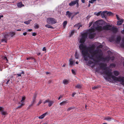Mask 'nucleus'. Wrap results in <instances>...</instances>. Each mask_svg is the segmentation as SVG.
Segmentation results:
<instances>
[{
  "mask_svg": "<svg viewBox=\"0 0 124 124\" xmlns=\"http://www.w3.org/2000/svg\"><path fill=\"white\" fill-rule=\"evenodd\" d=\"M95 46L93 45L91 46L87 47L85 45L82 44L79 46L80 49L82 50L81 53L85 60H88L89 59L91 61H88L89 64L93 63V61H95L98 59V57L99 56L101 50L95 51L94 49Z\"/></svg>",
  "mask_w": 124,
  "mask_h": 124,
  "instance_id": "nucleus-1",
  "label": "nucleus"
},
{
  "mask_svg": "<svg viewBox=\"0 0 124 124\" xmlns=\"http://www.w3.org/2000/svg\"><path fill=\"white\" fill-rule=\"evenodd\" d=\"M104 22L103 20H98L96 22L93 24V28L89 29L88 33H83L81 35L80 38L79 42L81 43H83L87 38L88 34H89V37L90 39H93L95 35V33H94L95 29L99 31L104 30L103 29L104 26L102 28V27Z\"/></svg>",
  "mask_w": 124,
  "mask_h": 124,
  "instance_id": "nucleus-2",
  "label": "nucleus"
},
{
  "mask_svg": "<svg viewBox=\"0 0 124 124\" xmlns=\"http://www.w3.org/2000/svg\"><path fill=\"white\" fill-rule=\"evenodd\" d=\"M105 75L104 76L106 79L108 80L111 79L112 78L113 80L115 82H119L124 86V77L119 76L118 77L112 75V73L109 71H107L105 72Z\"/></svg>",
  "mask_w": 124,
  "mask_h": 124,
  "instance_id": "nucleus-3",
  "label": "nucleus"
},
{
  "mask_svg": "<svg viewBox=\"0 0 124 124\" xmlns=\"http://www.w3.org/2000/svg\"><path fill=\"white\" fill-rule=\"evenodd\" d=\"M103 29L105 30H110L114 32H115L117 31V29L115 27H112L110 25H106L104 26Z\"/></svg>",
  "mask_w": 124,
  "mask_h": 124,
  "instance_id": "nucleus-4",
  "label": "nucleus"
},
{
  "mask_svg": "<svg viewBox=\"0 0 124 124\" xmlns=\"http://www.w3.org/2000/svg\"><path fill=\"white\" fill-rule=\"evenodd\" d=\"M47 23L50 24H53L56 23V20L53 18H48L46 19Z\"/></svg>",
  "mask_w": 124,
  "mask_h": 124,
  "instance_id": "nucleus-5",
  "label": "nucleus"
},
{
  "mask_svg": "<svg viewBox=\"0 0 124 124\" xmlns=\"http://www.w3.org/2000/svg\"><path fill=\"white\" fill-rule=\"evenodd\" d=\"M79 0H76L72 1L69 4L70 6H72L75 5L76 4H77V7L78 8L79 6L78 2Z\"/></svg>",
  "mask_w": 124,
  "mask_h": 124,
  "instance_id": "nucleus-6",
  "label": "nucleus"
},
{
  "mask_svg": "<svg viewBox=\"0 0 124 124\" xmlns=\"http://www.w3.org/2000/svg\"><path fill=\"white\" fill-rule=\"evenodd\" d=\"M47 113L46 112L43 114L42 115L38 117L40 119H42L45 116L47 115Z\"/></svg>",
  "mask_w": 124,
  "mask_h": 124,
  "instance_id": "nucleus-7",
  "label": "nucleus"
},
{
  "mask_svg": "<svg viewBox=\"0 0 124 124\" xmlns=\"http://www.w3.org/2000/svg\"><path fill=\"white\" fill-rule=\"evenodd\" d=\"M101 68L102 69H103L104 70H106L107 69L106 68L107 65L106 64H101Z\"/></svg>",
  "mask_w": 124,
  "mask_h": 124,
  "instance_id": "nucleus-8",
  "label": "nucleus"
},
{
  "mask_svg": "<svg viewBox=\"0 0 124 124\" xmlns=\"http://www.w3.org/2000/svg\"><path fill=\"white\" fill-rule=\"evenodd\" d=\"M124 21L123 19H121L120 20H119L117 22V24L118 25H120Z\"/></svg>",
  "mask_w": 124,
  "mask_h": 124,
  "instance_id": "nucleus-9",
  "label": "nucleus"
},
{
  "mask_svg": "<svg viewBox=\"0 0 124 124\" xmlns=\"http://www.w3.org/2000/svg\"><path fill=\"white\" fill-rule=\"evenodd\" d=\"M16 34L14 32H10L9 33V34L10 37H13Z\"/></svg>",
  "mask_w": 124,
  "mask_h": 124,
  "instance_id": "nucleus-10",
  "label": "nucleus"
},
{
  "mask_svg": "<svg viewBox=\"0 0 124 124\" xmlns=\"http://www.w3.org/2000/svg\"><path fill=\"white\" fill-rule=\"evenodd\" d=\"M112 119L109 116L105 117L104 118V120H106L108 121H111Z\"/></svg>",
  "mask_w": 124,
  "mask_h": 124,
  "instance_id": "nucleus-11",
  "label": "nucleus"
},
{
  "mask_svg": "<svg viewBox=\"0 0 124 124\" xmlns=\"http://www.w3.org/2000/svg\"><path fill=\"white\" fill-rule=\"evenodd\" d=\"M17 5L18 7V8H21L24 6V5L23 4L22 2H21L18 3L17 4Z\"/></svg>",
  "mask_w": 124,
  "mask_h": 124,
  "instance_id": "nucleus-12",
  "label": "nucleus"
},
{
  "mask_svg": "<svg viewBox=\"0 0 124 124\" xmlns=\"http://www.w3.org/2000/svg\"><path fill=\"white\" fill-rule=\"evenodd\" d=\"M62 83L64 85L67 84L69 83V81L68 80L64 79Z\"/></svg>",
  "mask_w": 124,
  "mask_h": 124,
  "instance_id": "nucleus-13",
  "label": "nucleus"
},
{
  "mask_svg": "<svg viewBox=\"0 0 124 124\" xmlns=\"http://www.w3.org/2000/svg\"><path fill=\"white\" fill-rule=\"evenodd\" d=\"M4 38L6 39H8L9 38L10 36L9 34V33H6L4 35Z\"/></svg>",
  "mask_w": 124,
  "mask_h": 124,
  "instance_id": "nucleus-14",
  "label": "nucleus"
},
{
  "mask_svg": "<svg viewBox=\"0 0 124 124\" xmlns=\"http://www.w3.org/2000/svg\"><path fill=\"white\" fill-rule=\"evenodd\" d=\"M107 11H103L102 12H101V16L102 18H103L105 17V14L107 13Z\"/></svg>",
  "mask_w": 124,
  "mask_h": 124,
  "instance_id": "nucleus-15",
  "label": "nucleus"
},
{
  "mask_svg": "<svg viewBox=\"0 0 124 124\" xmlns=\"http://www.w3.org/2000/svg\"><path fill=\"white\" fill-rule=\"evenodd\" d=\"M72 13L70 12L69 11H68L66 12V15H68L69 18H70Z\"/></svg>",
  "mask_w": 124,
  "mask_h": 124,
  "instance_id": "nucleus-16",
  "label": "nucleus"
},
{
  "mask_svg": "<svg viewBox=\"0 0 124 124\" xmlns=\"http://www.w3.org/2000/svg\"><path fill=\"white\" fill-rule=\"evenodd\" d=\"M114 74L116 76H117L119 74L118 71H114L113 72Z\"/></svg>",
  "mask_w": 124,
  "mask_h": 124,
  "instance_id": "nucleus-17",
  "label": "nucleus"
},
{
  "mask_svg": "<svg viewBox=\"0 0 124 124\" xmlns=\"http://www.w3.org/2000/svg\"><path fill=\"white\" fill-rule=\"evenodd\" d=\"M54 103V102L53 101H49L48 104V106L49 107L51 106Z\"/></svg>",
  "mask_w": 124,
  "mask_h": 124,
  "instance_id": "nucleus-18",
  "label": "nucleus"
},
{
  "mask_svg": "<svg viewBox=\"0 0 124 124\" xmlns=\"http://www.w3.org/2000/svg\"><path fill=\"white\" fill-rule=\"evenodd\" d=\"M24 104L22 103L20 106H18L16 108V109H20L23 106H24Z\"/></svg>",
  "mask_w": 124,
  "mask_h": 124,
  "instance_id": "nucleus-19",
  "label": "nucleus"
},
{
  "mask_svg": "<svg viewBox=\"0 0 124 124\" xmlns=\"http://www.w3.org/2000/svg\"><path fill=\"white\" fill-rule=\"evenodd\" d=\"M101 11H100L98 13L95 12L94 13V15L97 16H99L101 14Z\"/></svg>",
  "mask_w": 124,
  "mask_h": 124,
  "instance_id": "nucleus-20",
  "label": "nucleus"
},
{
  "mask_svg": "<svg viewBox=\"0 0 124 124\" xmlns=\"http://www.w3.org/2000/svg\"><path fill=\"white\" fill-rule=\"evenodd\" d=\"M45 27L48 28L53 29L54 28L51 25L49 24H46L45 26Z\"/></svg>",
  "mask_w": 124,
  "mask_h": 124,
  "instance_id": "nucleus-21",
  "label": "nucleus"
},
{
  "mask_svg": "<svg viewBox=\"0 0 124 124\" xmlns=\"http://www.w3.org/2000/svg\"><path fill=\"white\" fill-rule=\"evenodd\" d=\"M69 61L70 64V65H72L74 63V62L72 61V59H70Z\"/></svg>",
  "mask_w": 124,
  "mask_h": 124,
  "instance_id": "nucleus-22",
  "label": "nucleus"
},
{
  "mask_svg": "<svg viewBox=\"0 0 124 124\" xmlns=\"http://www.w3.org/2000/svg\"><path fill=\"white\" fill-rule=\"evenodd\" d=\"M1 114L3 115H6L8 114L7 112L4 111H2L1 112Z\"/></svg>",
  "mask_w": 124,
  "mask_h": 124,
  "instance_id": "nucleus-23",
  "label": "nucleus"
},
{
  "mask_svg": "<svg viewBox=\"0 0 124 124\" xmlns=\"http://www.w3.org/2000/svg\"><path fill=\"white\" fill-rule=\"evenodd\" d=\"M31 19L29 20H28V21H25L24 22V23H25L27 24H29L30 23V22H31Z\"/></svg>",
  "mask_w": 124,
  "mask_h": 124,
  "instance_id": "nucleus-24",
  "label": "nucleus"
},
{
  "mask_svg": "<svg viewBox=\"0 0 124 124\" xmlns=\"http://www.w3.org/2000/svg\"><path fill=\"white\" fill-rule=\"evenodd\" d=\"M66 103H67V102H66V101H63V102H61V103H60V105L61 106H62V105H64Z\"/></svg>",
  "mask_w": 124,
  "mask_h": 124,
  "instance_id": "nucleus-25",
  "label": "nucleus"
},
{
  "mask_svg": "<svg viewBox=\"0 0 124 124\" xmlns=\"http://www.w3.org/2000/svg\"><path fill=\"white\" fill-rule=\"evenodd\" d=\"M107 15L109 16H111L113 15V14L112 13L109 12H107Z\"/></svg>",
  "mask_w": 124,
  "mask_h": 124,
  "instance_id": "nucleus-26",
  "label": "nucleus"
},
{
  "mask_svg": "<svg viewBox=\"0 0 124 124\" xmlns=\"http://www.w3.org/2000/svg\"><path fill=\"white\" fill-rule=\"evenodd\" d=\"M75 58L76 59L78 58L79 56L77 54V52H76L75 53Z\"/></svg>",
  "mask_w": 124,
  "mask_h": 124,
  "instance_id": "nucleus-27",
  "label": "nucleus"
},
{
  "mask_svg": "<svg viewBox=\"0 0 124 124\" xmlns=\"http://www.w3.org/2000/svg\"><path fill=\"white\" fill-rule=\"evenodd\" d=\"M121 33H122L124 34V30L121 31ZM122 41L124 43V45H123V44H122V46L123 47H124V39H123L122 40Z\"/></svg>",
  "mask_w": 124,
  "mask_h": 124,
  "instance_id": "nucleus-28",
  "label": "nucleus"
},
{
  "mask_svg": "<svg viewBox=\"0 0 124 124\" xmlns=\"http://www.w3.org/2000/svg\"><path fill=\"white\" fill-rule=\"evenodd\" d=\"M121 38L120 37H118L116 39V42H120V41Z\"/></svg>",
  "mask_w": 124,
  "mask_h": 124,
  "instance_id": "nucleus-29",
  "label": "nucleus"
},
{
  "mask_svg": "<svg viewBox=\"0 0 124 124\" xmlns=\"http://www.w3.org/2000/svg\"><path fill=\"white\" fill-rule=\"evenodd\" d=\"M67 23V22L66 21H64L63 23V25L64 27L65 28Z\"/></svg>",
  "mask_w": 124,
  "mask_h": 124,
  "instance_id": "nucleus-30",
  "label": "nucleus"
},
{
  "mask_svg": "<svg viewBox=\"0 0 124 124\" xmlns=\"http://www.w3.org/2000/svg\"><path fill=\"white\" fill-rule=\"evenodd\" d=\"M37 96V94L36 93H35L33 97L32 98V99H35L36 100V97Z\"/></svg>",
  "mask_w": 124,
  "mask_h": 124,
  "instance_id": "nucleus-31",
  "label": "nucleus"
},
{
  "mask_svg": "<svg viewBox=\"0 0 124 124\" xmlns=\"http://www.w3.org/2000/svg\"><path fill=\"white\" fill-rule=\"evenodd\" d=\"M96 1V0H91L89 1V3H93Z\"/></svg>",
  "mask_w": 124,
  "mask_h": 124,
  "instance_id": "nucleus-32",
  "label": "nucleus"
},
{
  "mask_svg": "<svg viewBox=\"0 0 124 124\" xmlns=\"http://www.w3.org/2000/svg\"><path fill=\"white\" fill-rule=\"evenodd\" d=\"M25 97L24 96H23L22 97V100H21V101L22 102L23 101L25 100Z\"/></svg>",
  "mask_w": 124,
  "mask_h": 124,
  "instance_id": "nucleus-33",
  "label": "nucleus"
},
{
  "mask_svg": "<svg viewBox=\"0 0 124 124\" xmlns=\"http://www.w3.org/2000/svg\"><path fill=\"white\" fill-rule=\"evenodd\" d=\"M36 102V100L32 99V101L31 103L34 104Z\"/></svg>",
  "mask_w": 124,
  "mask_h": 124,
  "instance_id": "nucleus-34",
  "label": "nucleus"
},
{
  "mask_svg": "<svg viewBox=\"0 0 124 124\" xmlns=\"http://www.w3.org/2000/svg\"><path fill=\"white\" fill-rule=\"evenodd\" d=\"M42 101L41 100H40L39 102L37 104L36 106H38L39 105L42 103Z\"/></svg>",
  "mask_w": 124,
  "mask_h": 124,
  "instance_id": "nucleus-35",
  "label": "nucleus"
},
{
  "mask_svg": "<svg viewBox=\"0 0 124 124\" xmlns=\"http://www.w3.org/2000/svg\"><path fill=\"white\" fill-rule=\"evenodd\" d=\"M34 105V104L31 103L29 105L28 107V109H29L30 108L33 106Z\"/></svg>",
  "mask_w": 124,
  "mask_h": 124,
  "instance_id": "nucleus-36",
  "label": "nucleus"
},
{
  "mask_svg": "<svg viewBox=\"0 0 124 124\" xmlns=\"http://www.w3.org/2000/svg\"><path fill=\"white\" fill-rule=\"evenodd\" d=\"M74 30H72L70 32V36H72L74 34Z\"/></svg>",
  "mask_w": 124,
  "mask_h": 124,
  "instance_id": "nucleus-37",
  "label": "nucleus"
},
{
  "mask_svg": "<svg viewBox=\"0 0 124 124\" xmlns=\"http://www.w3.org/2000/svg\"><path fill=\"white\" fill-rule=\"evenodd\" d=\"M81 87V85H77L76 86V87L78 88H80Z\"/></svg>",
  "mask_w": 124,
  "mask_h": 124,
  "instance_id": "nucleus-38",
  "label": "nucleus"
},
{
  "mask_svg": "<svg viewBox=\"0 0 124 124\" xmlns=\"http://www.w3.org/2000/svg\"><path fill=\"white\" fill-rule=\"evenodd\" d=\"M1 42H5V43H6L7 42V40L6 39H2L1 40Z\"/></svg>",
  "mask_w": 124,
  "mask_h": 124,
  "instance_id": "nucleus-39",
  "label": "nucleus"
},
{
  "mask_svg": "<svg viewBox=\"0 0 124 124\" xmlns=\"http://www.w3.org/2000/svg\"><path fill=\"white\" fill-rule=\"evenodd\" d=\"M74 108V107H70L69 108H68L67 109V111H69L73 109Z\"/></svg>",
  "mask_w": 124,
  "mask_h": 124,
  "instance_id": "nucleus-40",
  "label": "nucleus"
},
{
  "mask_svg": "<svg viewBox=\"0 0 124 124\" xmlns=\"http://www.w3.org/2000/svg\"><path fill=\"white\" fill-rule=\"evenodd\" d=\"M50 101L48 100H46V101L43 102V103L45 104L46 103L49 102Z\"/></svg>",
  "mask_w": 124,
  "mask_h": 124,
  "instance_id": "nucleus-41",
  "label": "nucleus"
},
{
  "mask_svg": "<svg viewBox=\"0 0 124 124\" xmlns=\"http://www.w3.org/2000/svg\"><path fill=\"white\" fill-rule=\"evenodd\" d=\"M35 27L36 29H38L39 28V26L38 24H35Z\"/></svg>",
  "mask_w": 124,
  "mask_h": 124,
  "instance_id": "nucleus-42",
  "label": "nucleus"
},
{
  "mask_svg": "<svg viewBox=\"0 0 124 124\" xmlns=\"http://www.w3.org/2000/svg\"><path fill=\"white\" fill-rule=\"evenodd\" d=\"M99 45V46H97V48H102V47L103 46L102 45Z\"/></svg>",
  "mask_w": 124,
  "mask_h": 124,
  "instance_id": "nucleus-43",
  "label": "nucleus"
},
{
  "mask_svg": "<svg viewBox=\"0 0 124 124\" xmlns=\"http://www.w3.org/2000/svg\"><path fill=\"white\" fill-rule=\"evenodd\" d=\"M33 59V58L31 57H29V58H26L27 60H30V59Z\"/></svg>",
  "mask_w": 124,
  "mask_h": 124,
  "instance_id": "nucleus-44",
  "label": "nucleus"
},
{
  "mask_svg": "<svg viewBox=\"0 0 124 124\" xmlns=\"http://www.w3.org/2000/svg\"><path fill=\"white\" fill-rule=\"evenodd\" d=\"M71 71L72 72V73L74 74V75L75 74V71L73 70V69L71 70Z\"/></svg>",
  "mask_w": 124,
  "mask_h": 124,
  "instance_id": "nucleus-45",
  "label": "nucleus"
},
{
  "mask_svg": "<svg viewBox=\"0 0 124 124\" xmlns=\"http://www.w3.org/2000/svg\"><path fill=\"white\" fill-rule=\"evenodd\" d=\"M116 16L117 18V19L118 20H121L120 18H119V17L117 15H116Z\"/></svg>",
  "mask_w": 124,
  "mask_h": 124,
  "instance_id": "nucleus-46",
  "label": "nucleus"
},
{
  "mask_svg": "<svg viewBox=\"0 0 124 124\" xmlns=\"http://www.w3.org/2000/svg\"><path fill=\"white\" fill-rule=\"evenodd\" d=\"M110 66L111 67H114L115 66V65L114 64H111L110 65Z\"/></svg>",
  "mask_w": 124,
  "mask_h": 124,
  "instance_id": "nucleus-47",
  "label": "nucleus"
},
{
  "mask_svg": "<svg viewBox=\"0 0 124 124\" xmlns=\"http://www.w3.org/2000/svg\"><path fill=\"white\" fill-rule=\"evenodd\" d=\"M93 21H92L91 22L89 23V27H90L92 25V24L93 23Z\"/></svg>",
  "mask_w": 124,
  "mask_h": 124,
  "instance_id": "nucleus-48",
  "label": "nucleus"
},
{
  "mask_svg": "<svg viewBox=\"0 0 124 124\" xmlns=\"http://www.w3.org/2000/svg\"><path fill=\"white\" fill-rule=\"evenodd\" d=\"M78 26H79V24H77L75 25H74V27H78Z\"/></svg>",
  "mask_w": 124,
  "mask_h": 124,
  "instance_id": "nucleus-49",
  "label": "nucleus"
},
{
  "mask_svg": "<svg viewBox=\"0 0 124 124\" xmlns=\"http://www.w3.org/2000/svg\"><path fill=\"white\" fill-rule=\"evenodd\" d=\"M97 88V86H94L93 87H92V89H95Z\"/></svg>",
  "mask_w": 124,
  "mask_h": 124,
  "instance_id": "nucleus-50",
  "label": "nucleus"
},
{
  "mask_svg": "<svg viewBox=\"0 0 124 124\" xmlns=\"http://www.w3.org/2000/svg\"><path fill=\"white\" fill-rule=\"evenodd\" d=\"M76 94V93H72V97H74V95Z\"/></svg>",
  "mask_w": 124,
  "mask_h": 124,
  "instance_id": "nucleus-51",
  "label": "nucleus"
},
{
  "mask_svg": "<svg viewBox=\"0 0 124 124\" xmlns=\"http://www.w3.org/2000/svg\"><path fill=\"white\" fill-rule=\"evenodd\" d=\"M42 50L43 51H46V47H44L43 48V49Z\"/></svg>",
  "mask_w": 124,
  "mask_h": 124,
  "instance_id": "nucleus-52",
  "label": "nucleus"
},
{
  "mask_svg": "<svg viewBox=\"0 0 124 124\" xmlns=\"http://www.w3.org/2000/svg\"><path fill=\"white\" fill-rule=\"evenodd\" d=\"M82 25H79L78 27V29H79L80 27H82Z\"/></svg>",
  "mask_w": 124,
  "mask_h": 124,
  "instance_id": "nucleus-53",
  "label": "nucleus"
},
{
  "mask_svg": "<svg viewBox=\"0 0 124 124\" xmlns=\"http://www.w3.org/2000/svg\"><path fill=\"white\" fill-rule=\"evenodd\" d=\"M33 36H35L36 35V33L35 32H33L32 33Z\"/></svg>",
  "mask_w": 124,
  "mask_h": 124,
  "instance_id": "nucleus-54",
  "label": "nucleus"
},
{
  "mask_svg": "<svg viewBox=\"0 0 124 124\" xmlns=\"http://www.w3.org/2000/svg\"><path fill=\"white\" fill-rule=\"evenodd\" d=\"M62 95H60V96L58 98V100H60L61 98H62Z\"/></svg>",
  "mask_w": 124,
  "mask_h": 124,
  "instance_id": "nucleus-55",
  "label": "nucleus"
},
{
  "mask_svg": "<svg viewBox=\"0 0 124 124\" xmlns=\"http://www.w3.org/2000/svg\"><path fill=\"white\" fill-rule=\"evenodd\" d=\"M17 76L18 77H20L21 76V74L20 73V74H17Z\"/></svg>",
  "mask_w": 124,
  "mask_h": 124,
  "instance_id": "nucleus-56",
  "label": "nucleus"
},
{
  "mask_svg": "<svg viewBox=\"0 0 124 124\" xmlns=\"http://www.w3.org/2000/svg\"><path fill=\"white\" fill-rule=\"evenodd\" d=\"M26 34H27V33L26 32H25L23 34L24 36H25L26 35Z\"/></svg>",
  "mask_w": 124,
  "mask_h": 124,
  "instance_id": "nucleus-57",
  "label": "nucleus"
},
{
  "mask_svg": "<svg viewBox=\"0 0 124 124\" xmlns=\"http://www.w3.org/2000/svg\"><path fill=\"white\" fill-rule=\"evenodd\" d=\"M81 1L83 3H84L85 2V0H81Z\"/></svg>",
  "mask_w": 124,
  "mask_h": 124,
  "instance_id": "nucleus-58",
  "label": "nucleus"
},
{
  "mask_svg": "<svg viewBox=\"0 0 124 124\" xmlns=\"http://www.w3.org/2000/svg\"><path fill=\"white\" fill-rule=\"evenodd\" d=\"M32 31V29H28V31Z\"/></svg>",
  "mask_w": 124,
  "mask_h": 124,
  "instance_id": "nucleus-59",
  "label": "nucleus"
},
{
  "mask_svg": "<svg viewBox=\"0 0 124 124\" xmlns=\"http://www.w3.org/2000/svg\"><path fill=\"white\" fill-rule=\"evenodd\" d=\"M111 59L112 60H114V57H112L111 58Z\"/></svg>",
  "mask_w": 124,
  "mask_h": 124,
  "instance_id": "nucleus-60",
  "label": "nucleus"
},
{
  "mask_svg": "<svg viewBox=\"0 0 124 124\" xmlns=\"http://www.w3.org/2000/svg\"><path fill=\"white\" fill-rule=\"evenodd\" d=\"M79 13V12H77L75 14V15H76L77 14H78Z\"/></svg>",
  "mask_w": 124,
  "mask_h": 124,
  "instance_id": "nucleus-61",
  "label": "nucleus"
},
{
  "mask_svg": "<svg viewBox=\"0 0 124 124\" xmlns=\"http://www.w3.org/2000/svg\"><path fill=\"white\" fill-rule=\"evenodd\" d=\"M21 74H24V72L23 71H22V72L20 73Z\"/></svg>",
  "mask_w": 124,
  "mask_h": 124,
  "instance_id": "nucleus-62",
  "label": "nucleus"
},
{
  "mask_svg": "<svg viewBox=\"0 0 124 124\" xmlns=\"http://www.w3.org/2000/svg\"><path fill=\"white\" fill-rule=\"evenodd\" d=\"M3 15L0 16V19H1V17H3Z\"/></svg>",
  "mask_w": 124,
  "mask_h": 124,
  "instance_id": "nucleus-63",
  "label": "nucleus"
},
{
  "mask_svg": "<svg viewBox=\"0 0 124 124\" xmlns=\"http://www.w3.org/2000/svg\"><path fill=\"white\" fill-rule=\"evenodd\" d=\"M9 81V80H8L7 82V84Z\"/></svg>",
  "mask_w": 124,
  "mask_h": 124,
  "instance_id": "nucleus-64",
  "label": "nucleus"
}]
</instances>
